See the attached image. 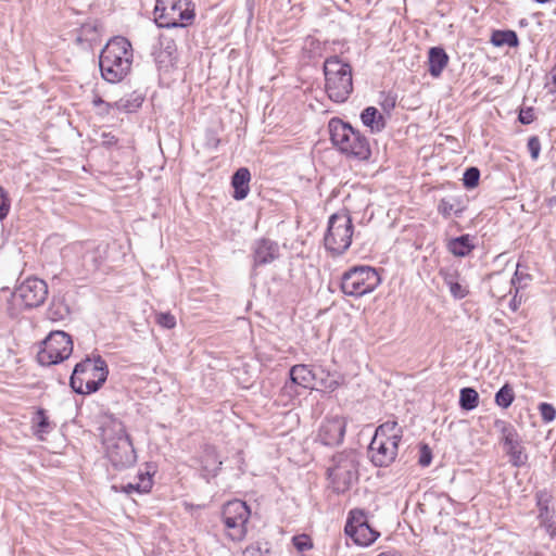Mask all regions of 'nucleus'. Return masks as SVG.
Masks as SVG:
<instances>
[{
	"instance_id": "1",
	"label": "nucleus",
	"mask_w": 556,
	"mask_h": 556,
	"mask_svg": "<svg viewBox=\"0 0 556 556\" xmlns=\"http://www.w3.org/2000/svg\"><path fill=\"white\" fill-rule=\"evenodd\" d=\"M134 50L130 41L123 36L111 38L100 54V71L109 83H118L130 72Z\"/></svg>"
},
{
	"instance_id": "2",
	"label": "nucleus",
	"mask_w": 556,
	"mask_h": 556,
	"mask_svg": "<svg viewBox=\"0 0 556 556\" xmlns=\"http://www.w3.org/2000/svg\"><path fill=\"white\" fill-rule=\"evenodd\" d=\"M102 443L106 456L117 470L132 466L137 455L125 426L117 420H111L102 427Z\"/></svg>"
},
{
	"instance_id": "3",
	"label": "nucleus",
	"mask_w": 556,
	"mask_h": 556,
	"mask_svg": "<svg viewBox=\"0 0 556 556\" xmlns=\"http://www.w3.org/2000/svg\"><path fill=\"white\" fill-rule=\"evenodd\" d=\"M332 144L346 157L367 161L371 155L368 139L350 124L338 117L328 123Z\"/></svg>"
},
{
	"instance_id": "4",
	"label": "nucleus",
	"mask_w": 556,
	"mask_h": 556,
	"mask_svg": "<svg viewBox=\"0 0 556 556\" xmlns=\"http://www.w3.org/2000/svg\"><path fill=\"white\" fill-rule=\"evenodd\" d=\"M325 91L336 103L345 102L353 92V70L348 61L331 55L324 61Z\"/></svg>"
},
{
	"instance_id": "5",
	"label": "nucleus",
	"mask_w": 556,
	"mask_h": 556,
	"mask_svg": "<svg viewBox=\"0 0 556 556\" xmlns=\"http://www.w3.org/2000/svg\"><path fill=\"white\" fill-rule=\"evenodd\" d=\"M402 435L403 429L395 420H387L376 429L368 450L375 466L387 467L395 460Z\"/></svg>"
},
{
	"instance_id": "6",
	"label": "nucleus",
	"mask_w": 556,
	"mask_h": 556,
	"mask_svg": "<svg viewBox=\"0 0 556 556\" xmlns=\"http://www.w3.org/2000/svg\"><path fill=\"white\" fill-rule=\"evenodd\" d=\"M108 375V364L101 356L86 357L75 365L70 386L76 393L89 395L104 384Z\"/></svg>"
},
{
	"instance_id": "7",
	"label": "nucleus",
	"mask_w": 556,
	"mask_h": 556,
	"mask_svg": "<svg viewBox=\"0 0 556 556\" xmlns=\"http://www.w3.org/2000/svg\"><path fill=\"white\" fill-rule=\"evenodd\" d=\"M195 18L191 0H156L154 20L163 28L188 27Z\"/></svg>"
},
{
	"instance_id": "8",
	"label": "nucleus",
	"mask_w": 556,
	"mask_h": 556,
	"mask_svg": "<svg viewBox=\"0 0 556 556\" xmlns=\"http://www.w3.org/2000/svg\"><path fill=\"white\" fill-rule=\"evenodd\" d=\"M251 518L250 506L241 500L226 502L220 509L224 534L233 542H241L248 535V523Z\"/></svg>"
},
{
	"instance_id": "9",
	"label": "nucleus",
	"mask_w": 556,
	"mask_h": 556,
	"mask_svg": "<svg viewBox=\"0 0 556 556\" xmlns=\"http://www.w3.org/2000/svg\"><path fill=\"white\" fill-rule=\"evenodd\" d=\"M381 283L378 270L369 265H356L342 274L340 289L349 296L361 298L371 293Z\"/></svg>"
},
{
	"instance_id": "10",
	"label": "nucleus",
	"mask_w": 556,
	"mask_h": 556,
	"mask_svg": "<svg viewBox=\"0 0 556 556\" xmlns=\"http://www.w3.org/2000/svg\"><path fill=\"white\" fill-rule=\"evenodd\" d=\"M354 225L352 217L346 212H339L329 217L328 228L324 237L327 251L333 255L345 252L353 239Z\"/></svg>"
},
{
	"instance_id": "11",
	"label": "nucleus",
	"mask_w": 556,
	"mask_h": 556,
	"mask_svg": "<svg viewBox=\"0 0 556 556\" xmlns=\"http://www.w3.org/2000/svg\"><path fill=\"white\" fill-rule=\"evenodd\" d=\"M72 353V337L64 331H51L41 342L37 359L43 366H51L67 359Z\"/></svg>"
},
{
	"instance_id": "12",
	"label": "nucleus",
	"mask_w": 556,
	"mask_h": 556,
	"mask_svg": "<svg viewBox=\"0 0 556 556\" xmlns=\"http://www.w3.org/2000/svg\"><path fill=\"white\" fill-rule=\"evenodd\" d=\"M344 533L358 546H370L380 536L369 522L365 510L354 508L349 511Z\"/></svg>"
},
{
	"instance_id": "13",
	"label": "nucleus",
	"mask_w": 556,
	"mask_h": 556,
	"mask_svg": "<svg viewBox=\"0 0 556 556\" xmlns=\"http://www.w3.org/2000/svg\"><path fill=\"white\" fill-rule=\"evenodd\" d=\"M48 295L47 283L38 278H27L13 293V301L16 305L31 308L41 305Z\"/></svg>"
},
{
	"instance_id": "14",
	"label": "nucleus",
	"mask_w": 556,
	"mask_h": 556,
	"mask_svg": "<svg viewBox=\"0 0 556 556\" xmlns=\"http://www.w3.org/2000/svg\"><path fill=\"white\" fill-rule=\"evenodd\" d=\"M328 479L336 493H345L357 480V470L354 462L350 458L340 457L336 465L329 469Z\"/></svg>"
},
{
	"instance_id": "15",
	"label": "nucleus",
	"mask_w": 556,
	"mask_h": 556,
	"mask_svg": "<svg viewBox=\"0 0 556 556\" xmlns=\"http://www.w3.org/2000/svg\"><path fill=\"white\" fill-rule=\"evenodd\" d=\"M494 427L501 433V442H503L506 453L510 458V463L516 466H522L527 460V455L523 453V448L520 444L517 430L515 427L506 420L496 419Z\"/></svg>"
},
{
	"instance_id": "16",
	"label": "nucleus",
	"mask_w": 556,
	"mask_h": 556,
	"mask_svg": "<svg viewBox=\"0 0 556 556\" xmlns=\"http://www.w3.org/2000/svg\"><path fill=\"white\" fill-rule=\"evenodd\" d=\"M348 418L343 415H328L318 429V440L325 445H337L343 441Z\"/></svg>"
},
{
	"instance_id": "17",
	"label": "nucleus",
	"mask_w": 556,
	"mask_h": 556,
	"mask_svg": "<svg viewBox=\"0 0 556 556\" xmlns=\"http://www.w3.org/2000/svg\"><path fill=\"white\" fill-rule=\"evenodd\" d=\"M467 210V199L465 195H447L442 198L438 204V212L444 218L460 216Z\"/></svg>"
},
{
	"instance_id": "18",
	"label": "nucleus",
	"mask_w": 556,
	"mask_h": 556,
	"mask_svg": "<svg viewBox=\"0 0 556 556\" xmlns=\"http://www.w3.org/2000/svg\"><path fill=\"white\" fill-rule=\"evenodd\" d=\"M450 62V56L441 47H432L428 51V72L433 78H439Z\"/></svg>"
},
{
	"instance_id": "19",
	"label": "nucleus",
	"mask_w": 556,
	"mask_h": 556,
	"mask_svg": "<svg viewBox=\"0 0 556 556\" xmlns=\"http://www.w3.org/2000/svg\"><path fill=\"white\" fill-rule=\"evenodd\" d=\"M153 486V478L149 471H139L135 482L123 483L119 486H113L114 490L125 494L134 492L139 494L149 493Z\"/></svg>"
},
{
	"instance_id": "20",
	"label": "nucleus",
	"mask_w": 556,
	"mask_h": 556,
	"mask_svg": "<svg viewBox=\"0 0 556 556\" xmlns=\"http://www.w3.org/2000/svg\"><path fill=\"white\" fill-rule=\"evenodd\" d=\"M278 256V245L276 242L262 239L257 242L254 250V263L255 265H265L275 261Z\"/></svg>"
},
{
	"instance_id": "21",
	"label": "nucleus",
	"mask_w": 556,
	"mask_h": 556,
	"mask_svg": "<svg viewBox=\"0 0 556 556\" xmlns=\"http://www.w3.org/2000/svg\"><path fill=\"white\" fill-rule=\"evenodd\" d=\"M91 102L97 116L101 118L113 115L116 111H129L128 101H125L124 99L111 103L104 101L99 94H94Z\"/></svg>"
},
{
	"instance_id": "22",
	"label": "nucleus",
	"mask_w": 556,
	"mask_h": 556,
	"mask_svg": "<svg viewBox=\"0 0 556 556\" xmlns=\"http://www.w3.org/2000/svg\"><path fill=\"white\" fill-rule=\"evenodd\" d=\"M251 173L247 167H240L231 178L233 199L243 200L250 192Z\"/></svg>"
},
{
	"instance_id": "23",
	"label": "nucleus",
	"mask_w": 556,
	"mask_h": 556,
	"mask_svg": "<svg viewBox=\"0 0 556 556\" xmlns=\"http://www.w3.org/2000/svg\"><path fill=\"white\" fill-rule=\"evenodd\" d=\"M361 119L371 132H380L386 127L383 115L375 106H368L363 110Z\"/></svg>"
},
{
	"instance_id": "24",
	"label": "nucleus",
	"mask_w": 556,
	"mask_h": 556,
	"mask_svg": "<svg viewBox=\"0 0 556 556\" xmlns=\"http://www.w3.org/2000/svg\"><path fill=\"white\" fill-rule=\"evenodd\" d=\"M475 245L471 243L469 235H463L448 241L447 250L457 257H464L471 253Z\"/></svg>"
},
{
	"instance_id": "25",
	"label": "nucleus",
	"mask_w": 556,
	"mask_h": 556,
	"mask_svg": "<svg viewBox=\"0 0 556 556\" xmlns=\"http://www.w3.org/2000/svg\"><path fill=\"white\" fill-rule=\"evenodd\" d=\"M291 381L303 388H308L314 380L312 370L306 365H294L290 369Z\"/></svg>"
},
{
	"instance_id": "26",
	"label": "nucleus",
	"mask_w": 556,
	"mask_h": 556,
	"mask_svg": "<svg viewBox=\"0 0 556 556\" xmlns=\"http://www.w3.org/2000/svg\"><path fill=\"white\" fill-rule=\"evenodd\" d=\"M31 428L34 434L39 439L43 440L45 434L50 431V420L46 414V410L38 408L31 419Z\"/></svg>"
},
{
	"instance_id": "27",
	"label": "nucleus",
	"mask_w": 556,
	"mask_h": 556,
	"mask_svg": "<svg viewBox=\"0 0 556 556\" xmlns=\"http://www.w3.org/2000/svg\"><path fill=\"white\" fill-rule=\"evenodd\" d=\"M491 42L496 47L504 45L516 47L518 45V37L514 30H495L491 36Z\"/></svg>"
},
{
	"instance_id": "28",
	"label": "nucleus",
	"mask_w": 556,
	"mask_h": 556,
	"mask_svg": "<svg viewBox=\"0 0 556 556\" xmlns=\"http://www.w3.org/2000/svg\"><path fill=\"white\" fill-rule=\"evenodd\" d=\"M459 405L463 409L471 410L479 405V394L472 388H463L459 393Z\"/></svg>"
},
{
	"instance_id": "29",
	"label": "nucleus",
	"mask_w": 556,
	"mask_h": 556,
	"mask_svg": "<svg viewBox=\"0 0 556 556\" xmlns=\"http://www.w3.org/2000/svg\"><path fill=\"white\" fill-rule=\"evenodd\" d=\"M495 404L503 409H507L515 401L514 388L505 383L495 394Z\"/></svg>"
},
{
	"instance_id": "30",
	"label": "nucleus",
	"mask_w": 556,
	"mask_h": 556,
	"mask_svg": "<svg viewBox=\"0 0 556 556\" xmlns=\"http://www.w3.org/2000/svg\"><path fill=\"white\" fill-rule=\"evenodd\" d=\"M535 498H536V505L539 507V519L541 520L542 525H545L547 521L548 514H549V509H548L549 495L546 492L541 491L535 494Z\"/></svg>"
},
{
	"instance_id": "31",
	"label": "nucleus",
	"mask_w": 556,
	"mask_h": 556,
	"mask_svg": "<svg viewBox=\"0 0 556 556\" xmlns=\"http://www.w3.org/2000/svg\"><path fill=\"white\" fill-rule=\"evenodd\" d=\"M480 170L477 167H469L463 176V185L466 189H473L479 185Z\"/></svg>"
},
{
	"instance_id": "32",
	"label": "nucleus",
	"mask_w": 556,
	"mask_h": 556,
	"mask_svg": "<svg viewBox=\"0 0 556 556\" xmlns=\"http://www.w3.org/2000/svg\"><path fill=\"white\" fill-rule=\"evenodd\" d=\"M155 323L165 329H173L176 327V317L169 312H160L155 314Z\"/></svg>"
},
{
	"instance_id": "33",
	"label": "nucleus",
	"mask_w": 556,
	"mask_h": 556,
	"mask_svg": "<svg viewBox=\"0 0 556 556\" xmlns=\"http://www.w3.org/2000/svg\"><path fill=\"white\" fill-rule=\"evenodd\" d=\"M292 543L296 551L305 552L313 548L314 544L312 538L308 534H299L292 538Z\"/></svg>"
},
{
	"instance_id": "34",
	"label": "nucleus",
	"mask_w": 556,
	"mask_h": 556,
	"mask_svg": "<svg viewBox=\"0 0 556 556\" xmlns=\"http://www.w3.org/2000/svg\"><path fill=\"white\" fill-rule=\"evenodd\" d=\"M11 200L8 191L0 185V220H3L10 213Z\"/></svg>"
},
{
	"instance_id": "35",
	"label": "nucleus",
	"mask_w": 556,
	"mask_h": 556,
	"mask_svg": "<svg viewBox=\"0 0 556 556\" xmlns=\"http://www.w3.org/2000/svg\"><path fill=\"white\" fill-rule=\"evenodd\" d=\"M446 283L450 288L451 294L455 299H464L469 293L466 286L459 283L458 281H454L452 279L446 280Z\"/></svg>"
},
{
	"instance_id": "36",
	"label": "nucleus",
	"mask_w": 556,
	"mask_h": 556,
	"mask_svg": "<svg viewBox=\"0 0 556 556\" xmlns=\"http://www.w3.org/2000/svg\"><path fill=\"white\" fill-rule=\"evenodd\" d=\"M538 408H539L541 418L545 424H549L553 420H555L556 409L552 404L541 403Z\"/></svg>"
},
{
	"instance_id": "37",
	"label": "nucleus",
	"mask_w": 556,
	"mask_h": 556,
	"mask_svg": "<svg viewBox=\"0 0 556 556\" xmlns=\"http://www.w3.org/2000/svg\"><path fill=\"white\" fill-rule=\"evenodd\" d=\"M101 146L105 149H118L119 139L112 132H102Z\"/></svg>"
},
{
	"instance_id": "38",
	"label": "nucleus",
	"mask_w": 556,
	"mask_h": 556,
	"mask_svg": "<svg viewBox=\"0 0 556 556\" xmlns=\"http://www.w3.org/2000/svg\"><path fill=\"white\" fill-rule=\"evenodd\" d=\"M518 119L523 125H529L534 122L535 115L532 106L523 108L519 111Z\"/></svg>"
},
{
	"instance_id": "39",
	"label": "nucleus",
	"mask_w": 556,
	"mask_h": 556,
	"mask_svg": "<svg viewBox=\"0 0 556 556\" xmlns=\"http://www.w3.org/2000/svg\"><path fill=\"white\" fill-rule=\"evenodd\" d=\"M431 460H432L431 448L427 444L421 445L420 450H419V459H418L419 465H421L422 467H427L430 465Z\"/></svg>"
},
{
	"instance_id": "40",
	"label": "nucleus",
	"mask_w": 556,
	"mask_h": 556,
	"mask_svg": "<svg viewBox=\"0 0 556 556\" xmlns=\"http://www.w3.org/2000/svg\"><path fill=\"white\" fill-rule=\"evenodd\" d=\"M528 150L531 154V157L533 160H536L539 157L540 151H541V142L538 137L533 136L530 137L527 143Z\"/></svg>"
},
{
	"instance_id": "41",
	"label": "nucleus",
	"mask_w": 556,
	"mask_h": 556,
	"mask_svg": "<svg viewBox=\"0 0 556 556\" xmlns=\"http://www.w3.org/2000/svg\"><path fill=\"white\" fill-rule=\"evenodd\" d=\"M242 555L243 556H265L263 549L261 548V546L257 543H252V544L248 545L244 548Z\"/></svg>"
},
{
	"instance_id": "42",
	"label": "nucleus",
	"mask_w": 556,
	"mask_h": 556,
	"mask_svg": "<svg viewBox=\"0 0 556 556\" xmlns=\"http://www.w3.org/2000/svg\"><path fill=\"white\" fill-rule=\"evenodd\" d=\"M551 84H552L551 91L556 92V65L551 71Z\"/></svg>"
},
{
	"instance_id": "43",
	"label": "nucleus",
	"mask_w": 556,
	"mask_h": 556,
	"mask_svg": "<svg viewBox=\"0 0 556 556\" xmlns=\"http://www.w3.org/2000/svg\"><path fill=\"white\" fill-rule=\"evenodd\" d=\"M535 1L539 3H546V2H549L551 0H535Z\"/></svg>"
},
{
	"instance_id": "44",
	"label": "nucleus",
	"mask_w": 556,
	"mask_h": 556,
	"mask_svg": "<svg viewBox=\"0 0 556 556\" xmlns=\"http://www.w3.org/2000/svg\"><path fill=\"white\" fill-rule=\"evenodd\" d=\"M100 265H101V262H96L94 269H98Z\"/></svg>"
},
{
	"instance_id": "45",
	"label": "nucleus",
	"mask_w": 556,
	"mask_h": 556,
	"mask_svg": "<svg viewBox=\"0 0 556 556\" xmlns=\"http://www.w3.org/2000/svg\"><path fill=\"white\" fill-rule=\"evenodd\" d=\"M551 535H552V536L556 535V528H554V529L552 530Z\"/></svg>"
},
{
	"instance_id": "46",
	"label": "nucleus",
	"mask_w": 556,
	"mask_h": 556,
	"mask_svg": "<svg viewBox=\"0 0 556 556\" xmlns=\"http://www.w3.org/2000/svg\"><path fill=\"white\" fill-rule=\"evenodd\" d=\"M394 104H395V100H394V99H392V101H391V106H394Z\"/></svg>"
}]
</instances>
